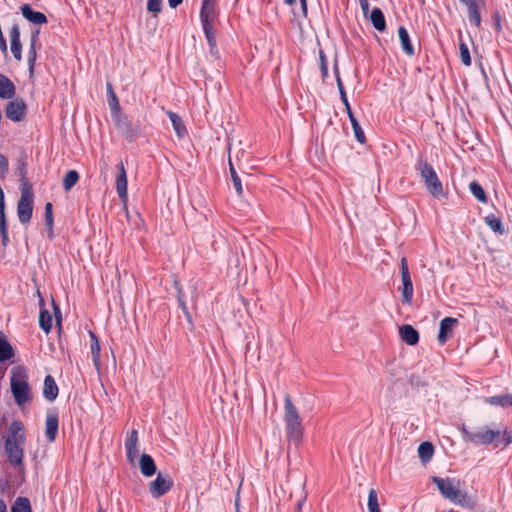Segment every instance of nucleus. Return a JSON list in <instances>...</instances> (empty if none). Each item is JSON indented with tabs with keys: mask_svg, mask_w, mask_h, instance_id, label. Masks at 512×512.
I'll use <instances>...</instances> for the list:
<instances>
[{
	"mask_svg": "<svg viewBox=\"0 0 512 512\" xmlns=\"http://www.w3.org/2000/svg\"><path fill=\"white\" fill-rule=\"evenodd\" d=\"M25 443L26 432L23 423L18 420L12 421L4 443L5 455L12 466L22 467Z\"/></svg>",
	"mask_w": 512,
	"mask_h": 512,
	"instance_id": "f257e3e1",
	"label": "nucleus"
},
{
	"mask_svg": "<svg viewBox=\"0 0 512 512\" xmlns=\"http://www.w3.org/2000/svg\"><path fill=\"white\" fill-rule=\"evenodd\" d=\"M431 480L437 486L441 495L449 501L466 508H472L475 505L474 499L461 491L460 480L438 476H433Z\"/></svg>",
	"mask_w": 512,
	"mask_h": 512,
	"instance_id": "f03ea898",
	"label": "nucleus"
},
{
	"mask_svg": "<svg viewBox=\"0 0 512 512\" xmlns=\"http://www.w3.org/2000/svg\"><path fill=\"white\" fill-rule=\"evenodd\" d=\"M283 418L288 441L299 446L302 442L304 427L298 409L290 396L285 397Z\"/></svg>",
	"mask_w": 512,
	"mask_h": 512,
	"instance_id": "7ed1b4c3",
	"label": "nucleus"
},
{
	"mask_svg": "<svg viewBox=\"0 0 512 512\" xmlns=\"http://www.w3.org/2000/svg\"><path fill=\"white\" fill-rule=\"evenodd\" d=\"M10 387L17 405L22 406L31 401L32 392L23 366H17L11 370Z\"/></svg>",
	"mask_w": 512,
	"mask_h": 512,
	"instance_id": "20e7f679",
	"label": "nucleus"
},
{
	"mask_svg": "<svg viewBox=\"0 0 512 512\" xmlns=\"http://www.w3.org/2000/svg\"><path fill=\"white\" fill-rule=\"evenodd\" d=\"M34 193L28 181L21 183V196L17 203V215L21 224L30 222L33 214Z\"/></svg>",
	"mask_w": 512,
	"mask_h": 512,
	"instance_id": "39448f33",
	"label": "nucleus"
},
{
	"mask_svg": "<svg viewBox=\"0 0 512 512\" xmlns=\"http://www.w3.org/2000/svg\"><path fill=\"white\" fill-rule=\"evenodd\" d=\"M501 436H503V442L505 445L512 443V435L507 431L501 430H490L486 429L483 431L469 434L468 440L475 444L489 445L496 442Z\"/></svg>",
	"mask_w": 512,
	"mask_h": 512,
	"instance_id": "423d86ee",
	"label": "nucleus"
},
{
	"mask_svg": "<svg viewBox=\"0 0 512 512\" xmlns=\"http://www.w3.org/2000/svg\"><path fill=\"white\" fill-rule=\"evenodd\" d=\"M419 171L429 193L436 198L442 196L443 186L433 167L427 162H423L420 164Z\"/></svg>",
	"mask_w": 512,
	"mask_h": 512,
	"instance_id": "0eeeda50",
	"label": "nucleus"
},
{
	"mask_svg": "<svg viewBox=\"0 0 512 512\" xmlns=\"http://www.w3.org/2000/svg\"><path fill=\"white\" fill-rule=\"evenodd\" d=\"M173 486L170 476L158 473L155 480L148 485L149 492L153 498H160L165 495Z\"/></svg>",
	"mask_w": 512,
	"mask_h": 512,
	"instance_id": "6e6552de",
	"label": "nucleus"
},
{
	"mask_svg": "<svg viewBox=\"0 0 512 512\" xmlns=\"http://www.w3.org/2000/svg\"><path fill=\"white\" fill-rule=\"evenodd\" d=\"M27 106L24 100L17 98L10 101L5 108V114L8 119L14 122H20L24 120L26 115Z\"/></svg>",
	"mask_w": 512,
	"mask_h": 512,
	"instance_id": "1a4fd4ad",
	"label": "nucleus"
},
{
	"mask_svg": "<svg viewBox=\"0 0 512 512\" xmlns=\"http://www.w3.org/2000/svg\"><path fill=\"white\" fill-rule=\"evenodd\" d=\"M458 324V320L452 317H446L440 321L439 333L437 336L438 343L444 345L452 336V333Z\"/></svg>",
	"mask_w": 512,
	"mask_h": 512,
	"instance_id": "9d476101",
	"label": "nucleus"
},
{
	"mask_svg": "<svg viewBox=\"0 0 512 512\" xmlns=\"http://www.w3.org/2000/svg\"><path fill=\"white\" fill-rule=\"evenodd\" d=\"M116 190L122 201L124 210H127L128 191H127V175L124 165H119V173L116 177Z\"/></svg>",
	"mask_w": 512,
	"mask_h": 512,
	"instance_id": "9b49d317",
	"label": "nucleus"
},
{
	"mask_svg": "<svg viewBox=\"0 0 512 512\" xmlns=\"http://www.w3.org/2000/svg\"><path fill=\"white\" fill-rule=\"evenodd\" d=\"M216 16V0H203L200 11L202 26L213 25Z\"/></svg>",
	"mask_w": 512,
	"mask_h": 512,
	"instance_id": "f8f14e48",
	"label": "nucleus"
},
{
	"mask_svg": "<svg viewBox=\"0 0 512 512\" xmlns=\"http://www.w3.org/2000/svg\"><path fill=\"white\" fill-rule=\"evenodd\" d=\"M127 459L130 464H134L139 457L138 433L132 430L126 441Z\"/></svg>",
	"mask_w": 512,
	"mask_h": 512,
	"instance_id": "ddd939ff",
	"label": "nucleus"
},
{
	"mask_svg": "<svg viewBox=\"0 0 512 512\" xmlns=\"http://www.w3.org/2000/svg\"><path fill=\"white\" fill-rule=\"evenodd\" d=\"M399 335L401 340L410 346L416 345L419 341L418 331L409 324L402 325L399 328Z\"/></svg>",
	"mask_w": 512,
	"mask_h": 512,
	"instance_id": "4468645a",
	"label": "nucleus"
},
{
	"mask_svg": "<svg viewBox=\"0 0 512 512\" xmlns=\"http://www.w3.org/2000/svg\"><path fill=\"white\" fill-rule=\"evenodd\" d=\"M58 416L55 413H50L46 417L45 422V435L47 440L52 443L55 441L58 432Z\"/></svg>",
	"mask_w": 512,
	"mask_h": 512,
	"instance_id": "2eb2a0df",
	"label": "nucleus"
},
{
	"mask_svg": "<svg viewBox=\"0 0 512 512\" xmlns=\"http://www.w3.org/2000/svg\"><path fill=\"white\" fill-rule=\"evenodd\" d=\"M139 469L144 477H151L156 473V464L149 454L143 453L139 458Z\"/></svg>",
	"mask_w": 512,
	"mask_h": 512,
	"instance_id": "dca6fc26",
	"label": "nucleus"
},
{
	"mask_svg": "<svg viewBox=\"0 0 512 512\" xmlns=\"http://www.w3.org/2000/svg\"><path fill=\"white\" fill-rule=\"evenodd\" d=\"M15 93L16 88L13 82L4 74L0 73V98L12 99Z\"/></svg>",
	"mask_w": 512,
	"mask_h": 512,
	"instance_id": "f3484780",
	"label": "nucleus"
},
{
	"mask_svg": "<svg viewBox=\"0 0 512 512\" xmlns=\"http://www.w3.org/2000/svg\"><path fill=\"white\" fill-rule=\"evenodd\" d=\"M11 51L16 60H21V42H20V29L14 25L10 30Z\"/></svg>",
	"mask_w": 512,
	"mask_h": 512,
	"instance_id": "a211bd4d",
	"label": "nucleus"
},
{
	"mask_svg": "<svg viewBox=\"0 0 512 512\" xmlns=\"http://www.w3.org/2000/svg\"><path fill=\"white\" fill-rule=\"evenodd\" d=\"M22 15L34 24H44L47 22L46 16L41 12H35L30 5L25 4L21 7Z\"/></svg>",
	"mask_w": 512,
	"mask_h": 512,
	"instance_id": "6ab92c4d",
	"label": "nucleus"
},
{
	"mask_svg": "<svg viewBox=\"0 0 512 512\" xmlns=\"http://www.w3.org/2000/svg\"><path fill=\"white\" fill-rule=\"evenodd\" d=\"M167 115L172 123L173 129L177 137L184 138L187 135V129L184 125L182 118L172 111H167Z\"/></svg>",
	"mask_w": 512,
	"mask_h": 512,
	"instance_id": "aec40b11",
	"label": "nucleus"
},
{
	"mask_svg": "<svg viewBox=\"0 0 512 512\" xmlns=\"http://www.w3.org/2000/svg\"><path fill=\"white\" fill-rule=\"evenodd\" d=\"M89 336L91 339L90 349L92 354L93 363L97 369L100 370L101 367V359H100V343L98 337L93 331H89Z\"/></svg>",
	"mask_w": 512,
	"mask_h": 512,
	"instance_id": "412c9836",
	"label": "nucleus"
},
{
	"mask_svg": "<svg viewBox=\"0 0 512 512\" xmlns=\"http://www.w3.org/2000/svg\"><path fill=\"white\" fill-rule=\"evenodd\" d=\"M43 395L49 401L55 400L58 395V386L50 375L45 377Z\"/></svg>",
	"mask_w": 512,
	"mask_h": 512,
	"instance_id": "4be33fe9",
	"label": "nucleus"
},
{
	"mask_svg": "<svg viewBox=\"0 0 512 512\" xmlns=\"http://www.w3.org/2000/svg\"><path fill=\"white\" fill-rule=\"evenodd\" d=\"M398 36H399V39H400V42L402 45V49L405 52V54L408 56H413L414 48L411 44L410 37H409L407 30L403 26H400L398 28Z\"/></svg>",
	"mask_w": 512,
	"mask_h": 512,
	"instance_id": "5701e85b",
	"label": "nucleus"
},
{
	"mask_svg": "<svg viewBox=\"0 0 512 512\" xmlns=\"http://www.w3.org/2000/svg\"><path fill=\"white\" fill-rule=\"evenodd\" d=\"M231 150V148L229 147V151ZM228 164H229V172H230V176H231V180L233 182V186L235 188V191L237 193V195L239 197H241L243 195V186H242V182H241V179L240 177L238 176L235 168H234V165H233V162H232V157L231 155L229 154V157H228Z\"/></svg>",
	"mask_w": 512,
	"mask_h": 512,
	"instance_id": "b1692460",
	"label": "nucleus"
},
{
	"mask_svg": "<svg viewBox=\"0 0 512 512\" xmlns=\"http://www.w3.org/2000/svg\"><path fill=\"white\" fill-rule=\"evenodd\" d=\"M44 216H45L46 231H47L49 239L52 240L54 238V230H53L54 217H53V206H52V203L47 202L45 204Z\"/></svg>",
	"mask_w": 512,
	"mask_h": 512,
	"instance_id": "393cba45",
	"label": "nucleus"
},
{
	"mask_svg": "<svg viewBox=\"0 0 512 512\" xmlns=\"http://www.w3.org/2000/svg\"><path fill=\"white\" fill-rule=\"evenodd\" d=\"M402 281V300L404 303L410 305L413 297V284L411 277H401Z\"/></svg>",
	"mask_w": 512,
	"mask_h": 512,
	"instance_id": "a878e982",
	"label": "nucleus"
},
{
	"mask_svg": "<svg viewBox=\"0 0 512 512\" xmlns=\"http://www.w3.org/2000/svg\"><path fill=\"white\" fill-rule=\"evenodd\" d=\"M290 498L294 500H302L307 498L305 482L303 480L299 479L292 484Z\"/></svg>",
	"mask_w": 512,
	"mask_h": 512,
	"instance_id": "bb28decb",
	"label": "nucleus"
},
{
	"mask_svg": "<svg viewBox=\"0 0 512 512\" xmlns=\"http://www.w3.org/2000/svg\"><path fill=\"white\" fill-rule=\"evenodd\" d=\"M369 19L375 29L384 31L386 28L385 19L382 11L379 8H374L369 16Z\"/></svg>",
	"mask_w": 512,
	"mask_h": 512,
	"instance_id": "cd10ccee",
	"label": "nucleus"
},
{
	"mask_svg": "<svg viewBox=\"0 0 512 512\" xmlns=\"http://www.w3.org/2000/svg\"><path fill=\"white\" fill-rule=\"evenodd\" d=\"M484 221L492 231L500 235H503L505 233V228L502 224L501 219L495 216L494 214L487 215L484 218Z\"/></svg>",
	"mask_w": 512,
	"mask_h": 512,
	"instance_id": "c85d7f7f",
	"label": "nucleus"
},
{
	"mask_svg": "<svg viewBox=\"0 0 512 512\" xmlns=\"http://www.w3.org/2000/svg\"><path fill=\"white\" fill-rule=\"evenodd\" d=\"M14 356L13 348L0 332V362L11 359Z\"/></svg>",
	"mask_w": 512,
	"mask_h": 512,
	"instance_id": "c756f323",
	"label": "nucleus"
},
{
	"mask_svg": "<svg viewBox=\"0 0 512 512\" xmlns=\"http://www.w3.org/2000/svg\"><path fill=\"white\" fill-rule=\"evenodd\" d=\"M434 454V447L430 442H422L418 447V455L423 463L431 460Z\"/></svg>",
	"mask_w": 512,
	"mask_h": 512,
	"instance_id": "7c9ffc66",
	"label": "nucleus"
},
{
	"mask_svg": "<svg viewBox=\"0 0 512 512\" xmlns=\"http://www.w3.org/2000/svg\"><path fill=\"white\" fill-rule=\"evenodd\" d=\"M349 119H350V122H351V125L353 128V132H354V135H355L357 141L361 144H364L366 142L365 134L353 113H350Z\"/></svg>",
	"mask_w": 512,
	"mask_h": 512,
	"instance_id": "2f4dec72",
	"label": "nucleus"
},
{
	"mask_svg": "<svg viewBox=\"0 0 512 512\" xmlns=\"http://www.w3.org/2000/svg\"><path fill=\"white\" fill-rule=\"evenodd\" d=\"M11 512H32L30 501L25 497H18L11 507Z\"/></svg>",
	"mask_w": 512,
	"mask_h": 512,
	"instance_id": "473e14b6",
	"label": "nucleus"
},
{
	"mask_svg": "<svg viewBox=\"0 0 512 512\" xmlns=\"http://www.w3.org/2000/svg\"><path fill=\"white\" fill-rule=\"evenodd\" d=\"M79 180V174L75 170L67 172L63 178V187L65 191H70Z\"/></svg>",
	"mask_w": 512,
	"mask_h": 512,
	"instance_id": "72a5a7b5",
	"label": "nucleus"
},
{
	"mask_svg": "<svg viewBox=\"0 0 512 512\" xmlns=\"http://www.w3.org/2000/svg\"><path fill=\"white\" fill-rule=\"evenodd\" d=\"M203 30H204L207 42L210 46L211 53L216 54L217 53L216 36H215V31L213 29V25H205V26H203Z\"/></svg>",
	"mask_w": 512,
	"mask_h": 512,
	"instance_id": "f704fd0d",
	"label": "nucleus"
},
{
	"mask_svg": "<svg viewBox=\"0 0 512 512\" xmlns=\"http://www.w3.org/2000/svg\"><path fill=\"white\" fill-rule=\"evenodd\" d=\"M368 512H381L376 490L370 489L368 493Z\"/></svg>",
	"mask_w": 512,
	"mask_h": 512,
	"instance_id": "c9c22d12",
	"label": "nucleus"
},
{
	"mask_svg": "<svg viewBox=\"0 0 512 512\" xmlns=\"http://www.w3.org/2000/svg\"><path fill=\"white\" fill-rule=\"evenodd\" d=\"M469 188H470L471 193L477 200H479L482 203L487 202L486 193H485L484 189L477 182H471Z\"/></svg>",
	"mask_w": 512,
	"mask_h": 512,
	"instance_id": "e433bc0d",
	"label": "nucleus"
},
{
	"mask_svg": "<svg viewBox=\"0 0 512 512\" xmlns=\"http://www.w3.org/2000/svg\"><path fill=\"white\" fill-rule=\"evenodd\" d=\"M39 324L40 327L48 333L52 327V317L51 314L47 310H43L40 312L39 316Z\"/></svg>",
	"mask_w": 512,
	"mask_h": 512,
	"instance_id": "4c0bfd02",
	"label": "nucleus"
},
{
	"mask_svg": "<svg viewBox=\"0 0 512 512\" xmlns=\"http://www.w3.org/2000/svg\"><path fill=\"white\" fill-rule=\"evenodd\" d=\"M36 38L33 37L30 44V49L28 53V64H29V72L30 75H33L34 73V65L37 58V52L35 47Z\"/></svg>",
	"mask_w": 512,
	"mask_h": 512,
	"instance_id": "58836bf2",
	"label": "nucleus"
},
{
	"mask_svg": "<svg viewBox=\"0 0 512 512\" xmlns=\"http://www.w3.org/2000/svg\"><path fill=\"white\" fill-rule=\"evenodd\" d=\"M459 50H460V57H461L462 63L465 66H469L471 64V57H470V52H469L467 45L465 43L461 42L459 45Z\"/></svg>",
	"mask_w": 512,
	"mask_h": 512,
	"instance_id": "ea45409f",
	"label": "nucleus"
},
{
	"mask_svg": "<svg viewBox=\"0 0 512 512\" xmlns=\"http://www.w3.org/2000/svg\"><path fill=\"white\" fill-rule=\"evenodd\" d=\"M147 10L157 16L162 10V0H148Z\"/></svg>",
	"mask_w": 512,
	"mask_h": 512,
	"instance_id": "a19ab883",
	"label": "nucleus"
},
{
	"mask_svg": "<svg viewBox=\"0 0 512 512\" xmlns=\"http://www.w3.org/2000/svg\"><path fill=\"white\" fill-rule=\"evenodd\" d=\"M487 402L491 405H498L502 407L508 406L509 402V394L508 395H502V396H495L490 397Z\"/></svg>",
	"mask_w": 512,
	"mask_h": 512,
	"instance_id": "79ce46f5",
	"label": "nucleus"
},
{
	"mask_svg": "<svg viewBox=\"0 0 512 512\" xmlns=\"http://www.w3.org/2000/svg\"><path fill=\"white\" fill-rule=\"evenodd\" d=\"M468 12L470 21L473 22L476 26H479L481 19L478 11V5H472L471 7H469Z\"/></svg>",
	"mask_w": 512,
	"mask_h": 512,
	"instance_id": "37998d69",
	"label": "nucleus"
},
{
	"mask_svg": "<svg viewBox=\"0 0 512 512\" xmlns=\"http://www.w3.org/2000/svg\"><path fill=\"white\" fill-rule=\"evenodd\" d=\"M3 219H6V217H5L4 191L0 187V224L1 225H3Z\"/></svg>",
	"mask_w": 512,
	"mask_h": 512,
	"instance_id": "c03bdc74",
	"label": "nucleus"
},
{
	"mask_svg": "<svg viewBox=\"0 0 512 512\" xmlns=\"http://www.w3.org/2000/svg\"><path fill=\"white\" fill-rule=\"evenodd\" d=\"M109 106H110V108H111V110L113 112H118L119 111L118 98H117V96L115 95V93L113 91H111V96H110V100H109Z\"/></svg>",
	"mask_w": 512,
	"mask_h": 512,
	"instance_id": "a18cd8bd",
	"label": "nucleus"
},
{
	"mask_svg": "<svg viewBox=\"0 0 512 512\" xmlns=\"http://www.w3.org/2000/svg\"><path fill=\"white\" fill-rule=\"evenodd\" d=\"M7 170H8V160L4 155L0 154V176L4 177Z\"/></svg>",
	"mask_w": 512,
	"mask_h": 512,
	"instance_id": "49530a36",
	"label": "nucleus"
},
{
	"mask_svg": "<svg viewBox=\"0 0 512 512\" xmlns=\"http://www.w3.org/2000/svg\"><path fill=\"white\" fill-rule=\"evenodd\" d=\"M408 264L405 257L401 259V277H409Z\"/></svg>",
	"mask_w": 512,
	"mask_h": 512,
	"instance_id": "de8ad7c7",
	"label": "nucleus"
},
{
	"mask_svg": "<svg viewBox=\"0 0 512 512\" xmlns=\"http://www.w3.org/2000/svg\"><path fill=\"white\" fill-rule=\"evenodd\" d=\"M0 233L2 235L3 243L6 244V242L8 240L7 228H6V219H3V225L0 224Z\"/></svg>",
	"mask_w": 512,
	"mask_h": 512,
	"instance_id": "09e8293b",
	"label": "nucleus"
},
{
	"mask_svg": "<svg viewBox=\"0 0 512 512\" xmlns=\"http://www.w3.org/2000/svg\"><path fill=\"white\" fill-rule=\"evenodd\" d=\"M238 146H239V148L236 149V151L234 153V157L237 160H240L244 156V149L241 147L242 146L241 141L238 142Z\"/></svg>",
	"mask_w": 512,
	"mask_h": 512,
	"instance_id": "8fccbe9b",
	"label": "nucleus"
},
{
	"mask_svg": "<svg viewBox=\"0 0 512 512\" xmlns=\"http://www.w3.org/2000/svg\"><path fill=\"white\" fill-rule=\"evenodd\" d=\"M359 2H360L361 10H362L364 16H367L368 10H369L368 0H359Z\"/></svg>",
	"mask_w": 512,
	"mask_h": 512,
	"instance_id": "3c124183",
	"label": "nucleus"
},
{
	"mask_svg": "<svg viewBox=\"0 0 512 512\" xmlns=\"http://www.w3.org/2000/svg\"><path fill=\"white\" fill-rule=\"evenodd\" d=\"M335 74H336V81H337V87H338V90L339 91H342L344 90L343 88V84H342V81L340 79V76H339V72H338V68L335 67Z\"/></svg>",
	"mask_w": 512,
	"mask_h": 512,
	"instance_id": "603ef678",
	"label": "nucleus"
},
{
	"mask_svg": "<svg viewBox=\"0 0 512 512\" xmlns=\"http://www.w3.org/2000/svg\"><path fill=\"white\" fill-rule=\"evenodd\" d=\"M301 2V12L304 17L307 16V3L306 0H300Z\"/></svg>",
	"mask_w": 512,
	"mask_h": 512,
	"instance_id": "864d4df0",
	"label": "nucleus"
},
{
	"mask_svg": "<svg viewBox=\"0 0 512 512\" xmlns=\"http://www.w3.org/2000/svg\"><path fill=\"white\" fill-rule=\"evenodd\" d=\"M295 501H296V510H297V512H300L303 508V505H304L306 499L295 500Z\"/></svg>",
	"mask_w": 512,
	"mask_h": 512,
	"instance_id": "5fc2aeb1",
	"label": "nucleus"
},
{
	"mask_svg": "<svg viewBox=\"0 0 512 512\" xmlns=\"http://www.w3.org/2000/svg\"><path fill=\"white\" fill-rule=\"evenodd\" d=\"M183 0H168L169 6L171 8H176L182 3Z\"/></svg>",
	"mask_w": 512,
	"mask_h": 512,
	"instance_id": "6e6d98bb",
	"label": "nucleus"
},
{
	"mask_svg": "<svg viewBox=\"0 0 512 512\" xmlns=\"http://www.w3.org/2000/svg\"><path fill=\"white\" fill-rule=\"evenodd\" d=\"M19 171H20V175H21V181H22V182H23V181H27V180H26V178H25V174H26V172H25V165H24V164H22V165L20 166Z\"/></svg>",
	"mask_w": 512,
	"mask_h": 512,
	"instance_id": "4d7b16f0",
	"label": "nucleus"
},
{
	"mask_svg": "<svg viewBox=\"0 0 512 512\" xmlns=\"http://www.w3.org/2000/svg\"><path fill=\"white\" fill-rule=\"evenodd\" d=\"M320 67H321L322 75L325 78L327 76V63L326 62H322Z\"/></svg>",
	"mask_w": 512,
	"mask_h": 512,
	"instance_id": "13d9d810",
	"label": "nucleus"
},
{
	"mask_svg": "<svg viewBox=\"0 0 512 512\" xmlns=\"http://www.w3.org/2000/svg\"><path fill=\"white\" fill-rule=\"evenodd\" d=\"M463 4L467 6V8L471 7L472 5H477L475 0H460Z\"/></svg>",
	"mask_w": 512,
	"mask_h": 512,
	"instance_id": "bf43d9fd",
	"label": "nucleus"
},
{
	"mask_svg": "<svg viewBox=\"0 0 512 512\" xmlns=\"http://www.w3.org/2000/svg\"><path fill=\"white\" fill-rule=\"evenodd\" d=\"M240 498H239V491L237 492L236 494V500H235V509H236V512H241L240 511Z\"/></svg>",
	"mask_w": 512,
	"mask_h": 512,
	"instance_id": "052dcab7",
	"label": "nucleus"
},
{
	"mask_svg": "<svg viewBox=\"0 0 512 512\" xmlns=\"http://www.w3.org/2000/svg\"><path fill=\"white\" fill-rule=\"evenodd\" d=\"M343 104L345 105V109L347 111V114H348V117L350 116V113H353L352 110H351V107H350V104L348 102V99H346V102H343Z\"/></svg>",
	"mask_w": 512,
	"mask_h": 512,
	"instance_id": "680f3d73",
	"label": "nucleus"
},
{
	"mask_svg": "<svg viewBox=\"0 0 512 512\" xmlns=\"http://www.w3.org/2000/svg\"><path fill=\"white\" fill-rule=\"evenodd\" d=\"M0 512H7V506L3 500L0 499Z\"/></svg>",
	"mask_w": 512,
	"mask_h": 512,
	"instance_id": "e2e57ef3",
	"label": "nucleus"
},
{
	"mask_svg": "<svg viewBox=\"0 0 512 512\" xmlns=\"http://www.w3.org/2000/svg\"><path fill=\"white\" fill-rule=\"evenodd\" d=\"M342 102H346L347 96L344 90L339 91Z\"/></svg>",
	"mask_w": 512,
	"mask_h": 512,
	"instance_id": "0e129e2a",
	"label": "nucleus"
},
{
	"mask_svg": "<svg viewBox=\"0 0 512 512\" xmlns=\"http://www.w3.org/2000/svg\"><path fill=\"white\" fill-rule=\"evenodd\" d=\"M319 58H320V64L322 62H326V58H325L323 51H320Z\"/></svg>",
	"mask_w": 512,
	"mask_h": 512,
	"instance_id": "69168bd1",
	"label": "nucleus"
},
{
	"mask_svg": "<svg viewBox=\"0 0 512 512\" xmlns=\"http://www.w3.org/2000/svg\"><path fill=\"white\" fill-rule=\"evenodd\" d=\"M286 4L292 5L295 3V0H284Z\"/></svg>",
	"mask_w": 512,
	"mask_h": 512,
	"instance_id": "338daca9",
	"label": "nucleus"
},
{
	"mask_svg": "<svg viewBox=\"0 0 512 512\" xmlns=\"http://www.w3.org/2000/svg\"><path fill=\"white\" fill-rule=\"evenodd\" d=\"M508 406H511V407H512V394H509V402H508Z\"/></svg>",
	"mask_w": 512,
	"mask_h": 512,
	"instance_id": "774afa93",
	"label": "nucleus"
}]
</instances>
